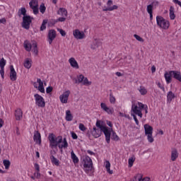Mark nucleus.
Returning a JSON list of instances; mask_svg holds the SVG:
<instances>
[{
    "instance_id": "f257e3e1",
    "label": "nucleus",
    "mask_w": 181,
    "mask_h": 181,
    "mask_svg": "<svg viewBox=\"0 0 181 181\" xmlns=\"http://www.w3.org/2000/svg\"><path fill=\"white\" fill-rule=\"evenodd\" d=\"M48 139L49 141L51 148H59L61 153H63V148H66L69 146V143L66 138H64L62 136L56 137V136L51 133L48 136Z\"/></svg>"
},
{
    "instance_id": "f03ea898",
    "label": "nucleus",
    "mask_w": 181,
    "mask_h": 181,
    "mask_svg": "<svg viewBox=\"0 0 181 181\" xmlns=\"http://www.w3.org/2000/svg\"><path fill=\"white\" fill-rule=\"evenodd\" d=\"M81 159L85 171L88 173L89 170H93V160L88 156H83Z\"/></svg>"
},
{
    "instance_id": "7ed1b4c3",
    "label": "nucleus",
    "mask_w": 181,
    "mask_h": 181,
    "mask_svg": "<svg viewBox=\"0 0 181 181\" xmlns=\"http://www.w3.org/2000/svg\"><path fill=\"white\" fill-rule=\"evenodd\" d=\"M139 105V107H138ZM146 107V105H144L142 103L138 102V105H136L135 103H133L132 105V111L136 115H138L140 117V118H142V111L141 110H144Z\"/></svg>"
},
{
    "instance_id": "20e7f679",
    "label": "nucleus",
    "mask_w": 181,
    "mask_h": 181,
    "mask_svg": "<svg viewBox=\"0 0 181 181\" xmlns=\"http://www.w3.org/2000/svg\"><path fill=\"white\" fill-rule=\"evenodd\" d=\"M144 131H145V135L147 136V139L148 142L152 144L153 142L154 139L152 136V134L153 133V127H152L149 124H144Z\"/></svg>"
},
{
    "instance_id": "39448f33",
    "label": "nucleus",
    "mask_w": 181,
    "mask_h": 181,
    "mask_svg": "<svg viewBox=\"0 0 181 181\" xmlns=\"http://www.w3.org/2000/svg\"><path fill=\"white\" fill-rule=\"evenodd\" d=\"M156 22L158 26H159L162 29H169V22L168 21V20L163 18V17L160 16H157Z\"/></svg>"
},
{
    "instance_id": "423d86ee",
    "label": "nucleus",
    "mask_w": 181,
    "mask_h": 181,
    "mask_svg": "<svg viewBox=\"0 0 181 181\" xmlns=\"http://www.w3.org/2000/svg\"><path fill=\"white\" fill-rule=\"evenodd\" d=\"M35 104L37 107H40L41 108H45L46 107V102H45V99L42 95L36 93L34 95Z\"/></svg>"
},
{
    "instance_id": "0eeeda50",
    "label": "nucleus",
    "mask_w": 181,
    "mask_h": 181,
    "mask_svg": "<svg viewBox=\"0 0 181 181\" xmlns=\"http://www.w3.org/2000/svg\"><path fill=\"white\" fill-rule=\"evenodd\" d=\"M32 19H33V17H30V16H25L23 17L22 26L24 29L28 30L32 23Z\"/></svg>"
},
{
    "instance_id": "6e6552de",
    "label": "nucleus",
    "mask_w": 181,
    "mask_h": 181,
    "mask_svg": "<svg viewBox=\"0 0 181 181\" xmlns=\"http://www.w3.org/2000/svg\"><path fill=\"white\" fill-rule=\"evenodd\" d=\"M70 95V90H66L62 95L59 96V100L62 104H67L69 101V97Z\"/></svg>"
},
{
    "instance_id": "1a4fd4ad",
    "label": "nucleus",
    "mask_w": 181,
    "mask_h": 181,
    "mask_svg": "<svg viewBox=\"0 0 181 181\" xmlns=\"http://www.w3.org/2000/svg\"><path fill=\"white\" fill-rule=\"evenodd\" d=\"M48 42L49 45H52L54 39H56V30H49L48 33Z\"/></svg>"
},
{
    "instance_id": "9d476101",
    "label": "nucleus",
    "mask_w": 181,
    "mask_h": 181,
    "mask_svg": "<svg viewBox=\"0 0 181 181\" xmlns=\"http://www.w3.org/2000/svg\"><path fill=\"white\" fill-rule=\"evenodd\" d=\"M73 35L75 37V39H84L86 37V34H84V32L80 31V30H75L73 33Z\"/></svg>"
},
{
    "instance_id": "9b49d317",
    "label": "nucleus",
    "mask_w": 181,
    "mask_h": 181,
    "mask_svg": "<svg viewBox=\"0 0 181 181\" xmlns=\"http://www.w3.org/2000/svg\"><path fill=\"white\" fill-rule=\"evenodd\" d=\"M102 132L105 134L107 144H110L111 141V132L108 130V128L105 127L102 129Z\"/></svg>"
},
{
    "instance_id": "f8f14e48",
    "label": "nucleus",
    "mask_w": 181,
    "mask_h": 181,
    "mask_svg": "<svg viewBox=\"0 0 181 181\" xmlns=\"http://www.w3.org/2000/svg\"><path fill=\"white\" fill-rule=\"evenodd\" d=\"M33 139L36 144H38V145L42 144V136H40V133L38 131L34 132Z\"/></svg>"
},
{
    "instance_id": "ddd939ff",
    "label": "nucleus",
    "mask_w": 181,
    "mask_h": 181,
    "mask_svg": "<svg viewBox=\"0 0 181 181\" xmlns=\"http://www.w3.org/2000/svg\"><path fill=\"white\" fill-rule=\"evenodd\" d=\"M10 80L11 81H16V71H15L13 65L10 66Z\"/></svg>"
},
{
    "instance_id": "4468645a",
    "label": "nucleus",
    "mask_w": 181,
    "mask_h": 181,
    "mask_svg": "<svg viewBox=\"0 0 181 181\" xmlns=\"http://www.w3.org/2000/svg\"><path fill=\"white\" fill-rule=\"evenodd\" d=\"M100 107L103 110V111H105L107 114L111 115L114 112V109L108 107L107 105L104 103H100Z\"/></svg>"
},
{
    "instance_id": "2eb2a0df",
    "label": "nucleus",
    "mask_w": 181,
    "mask_h": 181,
    "mask_svg": "<svg viewBox=\"0 0 181 181\" xmlns=\"http://www.w3.org/2000/svg\"><path fill=\"white\" fill-rule=\"evenodd\" d=\"M103 132V130L101 129H97V127H93L92 131V135L94 136V138H100L101 136V134Z\"/></svg>"
},
{
    "instance_id": "dca6fc26",
    "label": "nucleus",
    "mask_w": 181,
    "mask_h": 181,
    "mask_svg": "<svg viewBox=\"0 0 181 181\" xmlns=\"http://www.w3.org/2000/svg\"><path fill=\"white\" fill-rule=\"evenodd\" d=\"M69 64H71V67L74 69H79L78 63H77V61H76V59L74 57H71L69 59Z\"/></svg>"
},
{
    "instance_id": "f3484780",
    "label": "nucleus",
    "mask_w": 181,
    "mask_h": 181,
    "mask_svg": "<svg viewBox=\"0 0 181 181\" xmlns=\"http://www.w3.org/2000/svg\"><path fill=\"white\" fill-rule=\"evenodd\" d=\"M23 115V112H22V110L21 109H17L15 112V117L17 121H21L22 119V117Z\"/></svg>"
},
{
    "instance_id": "a211bd4d",
    "label": "nucleus",
    "mask_w": 181,
    "mask_h": 181,
    "mask_svg": "<svg viewBox=\"0 0 181 181\" xmlns=\"http://www.w3.org/2000/svg\"><path fill=\"white\" fill-rule=\"evenodd\" d=\"M177 158H179V153H177V150H176V148H173L171 151V160L175 162Z\"/></svg>"
},
{
    "instance_id": "6ab92c4d",
    "label": "nucleus",
    "mask_w": 181,
    "mask_h": 181,
    "mask_svg": "<svg viewBox=\"0 0 181 181\" xmlns=\"http://www.w3.org/2000/svg\"><path fill=\"white\" fill-rule=\"evenodd\" d=\"M170 74L173 75L174 78L178 80L181 83V74L180 72L176 71H170Z\"/></svg>"
},
{
    "instance_id": "aec40b11",
    "label": "nucleus",
    "mask_w": 181,
    "mask_h": 181,
    "mask_svg": "<svg viewBox=\"0 0 181 181\" xmlns=\"http://www.w3.org/2000/svg\"><path fill=\"white\" fill-rule=\"evenodd\" d=\"M37 83H38V90L40 91V93H45V87L43 86V81H42L41 78L37 79Z\"/></svg>"
},
{
    "instance_id": "412c9836",
    "label": "nucleus",
    "mask_w": 181,
    "mask_h": 181,
    "mask_svg": "<svg viewBox=\"0 0 181 181\" xmlns=\"http://www.w3.org/2000/svg\"><path fill=\"white\" fill-rule=\"evenodd\" d=\"M100 45L101 42H100V40L95 39L93 42V45H91V49L95 50V49H97V47H98Z\"/></svg>"
},
{
    "instance_id": "4be33fe9",
    "label": "nucleus",
    "mask_w": 181,
    "mask_h": 181,
    "mask_svg": "<svg viewBox=\"0 0 181 181\" xmlns=\"http://www.w3.org/2000/svg\"><path fill=\"white\" fill-rule=\"evenodd\" d=\"M49 158L51 159L52 163L55 165V166H59L60 165V161L56 158L54 156L52 155Z\"/></svg>"
},
{
    "instance_id": "5701e85b",
    "label": "nucleus",
    "mask_w": 181,
    "mask_h": 181,
    "mask_svg": "<svg viewBox=\"0 0 181 181\" xmlns=\"http://www.w3.org/2000/svg\"><path fill=\"white\" fill-rule=\"evenodd\" d=\"M175 18H176V15H175V7L171 6L170 8V18L171 21H173Z\"/></svg>"
},
{
    "instance_id": "b1692460",
    "label": "nucleus",
    "mask_w": 181,
    "mask_h": 181,
    "mask_svg": "<svg viewBox=\"0 0 181 181\" xmlns=\"http://www.w3.org/2000/svg\"><path fill=\"white\" fill-rule=\"evenodd\" d=\"M175 98V93L173 92L170 91L167 95V101L168 103H172V100Z\"/></svg>"
},
{
    "instance_id": "393cba45",
    "label": "nucleus",
    "mask_w": 181,
    "mask_h": 181,
    "mask_svg": "<svg viewBox=\"0 0 181 181\" xmlns=\"http://www.w3.org/2000/svg\"><path fill=\"white\" fill-rule=\"evenodd\" d=\"M164 76L168 84H169V83H172V76L173 75L170 74V71L169 73H165Z\"/></svg>"
},
{
    "instance_id": "a878e982",
    "label": "nucleus",
    "mask_w": 181,
    "mask_h": 181,
    "mask_svg": "<svg viewBox=\"0 0 181 181\" xmlns=\"http://www.w3.org/2000/svg\"><path fill=\"white\" fill-rule=\"evenodd\" d=\"M58 14L62 15V16L66 18V16H67V10L64 8H60L58 11Z\"/></svg>"
},
{
    "instance_id": "bb28decb",
    "label": "nucleus",
    "mask_w": 181,
    "mask_h": 181,
    "mask_svg": "<svg viewBox=\"0 0 181 181\" xmlns=\"http://www.w3.org/2000/svg\"><path fill=\"white\" fill-rule=\"evenodd\" d=\"M116 9H118V6L114 5L112 7H104L103 11V12H107L108 11H115Z\"/></svg>"
},
{
    "instance_id": "cd10ccee",
    "label": "nucleus",
    "mask_w": 181,
    "mask_h": 181,
    "mask_svg": "<svg viewBox=\"0 0 181 181\" xmlns=\"http://www.w3.org/2000/svg\"><path fill=\"white\" fill-rule=\"evenodd\" d=\"M65 118L66 121H73V115H71V112L70 110H66Z\"/></svg>"
},
{
    "instance_id": "c85d7f7f",
    "label": "nucleus",
    "mask_w": 181,
    "mask_h": 181,
    "mask_svg": "<svg viewBox=\"0 0 181 181\" xmlns=\"http://www.w3.org/2000/svg\"><path fill=\"white\" fill-rule=\"evenodd\" d=\"M71 158L74 162V163H78V158L77 156H76V153H74V151L71 152Z\"/></svg>"
},
{
    "instance_id": "c756f323",
    "label": "nucleus",
    "mask_w": 181,
    "mask_h": 181,
    "mask_svg": "<svg viewBox=\"0 0 181 181\" xmlns=\"http://www.w3.org/2000/svg\"><path fill=\"white\" fill-rule=\"evenodd\" d=\"M18 15L19 18H21V16H22V15L23 16H27L28 15H26V8L23 7L21 9H19L18 12Z\"/></svg>"
},
{
    "instance_id": "7c9ffc66",
    "label": "nucleus",
    "mask_w": 181,
    "mask_h": 181,
    "mask_svg": "<svg viewBox=\"0 0 181 181\" xmlns=\"http://www.w3.org/2000/svg\"><path fill=\"white\" fill-rule=\"evenodd\" d=\"M32 50L35 53V56H37L39 50L37 49V44L36 42L33 43Z\"/></svg>"
},
{
    "instance_id": "2f4dec72",
    "label": "nucleus",
    "mask_w": 181,
    "mask_h": 181,
    "mask_svg": "<svg viewBox=\"0 0 181 181\" xmlns=\"http://www.w3.org/2000/svg\"><path fill=\"white\" fill-rule=\"evenodd\" d=\"M32 44L27 42L26 41L24 42V47L27 52H30V50H32Z\"/></svg>"
},
{
    "instance_id": "473e14b6",
    "label": "nucleus",
    "mask_w": 181,
    "mask_h": 181,
    "mask_svg": "<svg viewBox=\"0 0 181 181\" xmlns=\"http://www.w3.org/2000/svg\"><path fill=\"white\" fill-rule=\"evenodd\" d=\"M105 168H106L107 172L110 173V175H112L113 171L110 169L111 168V163H110V161H106Z\"/></svg>"
},
{
    "instance_id": "72a5a7b5",
    "label": "nucleus",
    "mask_w": 181,
    "mask_h": 181,
    "mask_svg": "<svg viewBox=\"0 0 181 181\" xmlns=\"http://www.w3.org/2000/svg\"><path fill=\"white\" fill-rule=\"evenodd\" d=\"M101 124H103V121L97 120V122H96L97 128H98L99 129H101V131H103V128H105L106 127L102 125Z\"/></svg>"
},
{
    "instance_id": "f704fd0d",
    "label": "nucleus",
    "mask_w": 181,
    "mask_h": 181,
    "mask_svg": "<svg viewBox=\"0 0 181 181\" xmlns=\"http://www.w3.org/2000/svg\"><path fill=\"white\" fill-rule=\"evenodd\" d=\"M3 164L5 167V169L8 170V169H9V167L11 166V161H9V160H4Z\"/></svg>"
},
{
    "instance_id": "c9c22d12",
    "label": "nucleus",
    "mask_w": 181,
    "mask_h": 181,
    "mask_svg": "<svg viewBox=\"0 0 181 181\" xmlns=\"http://www.w3.org/2000/svg\"><path fill=\"white\" fill-rule=\"evenodd\" d=\"M6 65V60H5V59H4V58H1L0 59V68L4 69Z\"/></svg>"
},
{
    "instance_id": "e433bc0d",
    "label": "nucleus",
    "mask_w": 181,
    "mask_h": 181,
    "mask_svg": "<svg viewBox=\"0 0 181 181\" xmlns=\"http://www.w3.org/2000/svg\"><path fill=\"white\" fill-rule=\"evenodd\" d=\"M24 67H25V69H30V67H32V64H30V61L28 59L24 62Z\"/></svg>"
},
{
    "instance_id": "4c0bfd02",
    "label": "nucleus",
    "mask_w": 181,
    "mask_h": 181,
    "mask_svg": "<svg viewBox=\"0 0 181 181\" xmlns=\"http://www.w3.org/2000/svg\"><path fill=\"white\" fill-rule=\"evenodd\" d=\"M47 24V20H43L42 23L40 26V30L43 31L46 29V25Z\"/></svg>"
},
{
    "instance_id": "58836bf2",
    "label": "nucleus",
    "mask_w": 181,
    "mask_h": 181,
    "mask_svg": "<svg viewBox=\"0 0 181 181\" xmlns=\"http://www.w3.org/2000/svg\"><path fill=\"white\" fill-rule=\"evenodd\" d=\"M111 139L117 141L119 139V137L118 136V135H117V133H115V132H112Z\"/></svg>"
},
{
    "instance_id": "ea45409f",
    "label": "nucleus",
    "mask_w": 181,
    "mask_h": 181,
    "mask_svg": "<svg viewBox=\"0 0 181 181\" xmlns=\"http://www.w3.org/2000/svg\"><path fill=\"white\" fill-rule=\"evenodd\" d=\"M139 93L141 94V95H145L148 91H146V89L144 88L143 86H141L139 88Z\"/></svg>"
},
{
    "instance_id": "a19ab883",
    "label": "nucleus",
    "mask_w": 181,
    "mask_h": 181,
    "mask_svg": "<svg viewBox=\"0 0 181 181\" xmlns=\"http://www.w3.org/2000/svg\"><path fill=\"white\" fill-rule=\"evenodd\" d=\"M31 9H33L34 15H37V13H39V8L37 7V4L32 7Z\"/></svg>"
},
{
    "instance_id": "79ce46f5",
    "label": "nucleus",
    "mask_w": 181,
    "mask_h": 181,
    "mask_svg": "<svg viewBox=\"0 0 181 181\" xmlns=\"http://www.w3.org/2000/svg\"><path fill=\"white\" fill-rule=\"evenodd\" d=\"M40 12H41V13H45V12H46V6L43 3L40 6Z\"/></svg>"
},
{
    "instance_id": "37998d69",
    "label": "nucleus",
    "mask_w": 181,
    "mask_h": 181,
    "mask_svg": "<svg viewBox=\"0 0 181 181\" xmlns=\"http://www.w3.org/2000/svg\"><path fill=\"white\" fill-rule=\"evenodd\" d=\"M82 84L83 86H91V82L88 81V78L84 77Z\"/></svg>"
},
{
    "instance_id": "c03bdc74",
    "label": "nucleus",
    "mask_w": 181,
    "mask_h": 181,
    "mask_svg": "<svg viewBox=\"0 0 181 181\" xmlns=\"http://www.w3.org/2000/svg\"><path fill=\"white\" fill-rule=\"evenodd\" d=\"M115 97H114V95L112 93H110V104H114L115 103Z\"/></svg>"
},
{
    "instance_id": "a18cd8bd",
    "label": "nucleus",
    "mask_w": 181,
    "mask_h": 181,
    "mask_svg": "<svg viewBox=\"0 0 181 181\" xmlns=\"http://www.w3.org/2000/svg\"><path fill=\"white\" fill-rule=\"evenodd\" d=\"M77 78H78V84H80V83H83V81L84 80V75L81 74L77 76Z\"/></svg>"
},
{
    "instance_id": "49530a36",
    "label": "nucleus",
    "mask_w": 181,
    "mask_h": 181,
    "mask_svg": "<svg viewBox=\"0 0 181 181\" xmlns=\"http://www.w3.org/2000/svg\"><path fill=\"white\" fill-rule=\"evenodd\" d=\"M148 13H153V7L151 4L147 6Z\"/></svg>"
},
{
    "instance_id": "de8ad7c7",
    "label": "nucleus",
    "mask_w": 181,
    "mask_h": 181,
    "mask_svg": "<svg viewBox=\"0 0 181 181\" xmlns=\"http://www.w3.org/2000/svg\"><path fill=\"white\" fill-rule=\"evenodd\" d=\"M135 162V158H129V168H132V166L134 165V163Z\"/></svg>"
},
{
    "instance_id": "09e8293b",
    "label": "nucleus",
    "mask_w": 181,
    "mask_h": 181,
    "mask_svg": "<svg viewBox=\"0 0 181 181\" xmlns=\"http://www.w3.org/2000/svg\"><path fill=\"white\" fill-rule=\"evenodd\" d=\"M142 175L141 174H138L134 176L133 181H141Z\"/></svg>"
},
{
    "instance_id": "8fccbe9b",
    "label": "nucleus",
    "mask_w": 181,
    "mask_h": 181,
    "mask_svg": "<svg viewBox=\"0 0 181 181\" xmlns=\"http://www.w3.org/2000/svg\"><path fill=\"white\" fill-rule=\"evenodd\" d=\"M57 31L59 32L60 35L63 37L66 36V31L62 28H57Z\"/></svg>"
},
{
    "instance_id": "3c124183",
    "label": "nucleus",
    "mask_w": 181,
    "mask_h": 181,
    "mask_svg": "<svg viewBox=\"0 0 181 181\" xmlns=\"http://www.w3.org/2000/svg\"><path fill=\"white\" fill-rule=\"evenodd\" d=\"M134 37H135V39H136V40H138L139 42H144V39L142 37H141V36L134 34Z\"/></svg>"
},
{
    "instance_id": "603ef678",
    "label": "nucleus",
    "mask_w": 181,
    "mask_h": 181,
    "mask_svg": "<svg viewBox=\"0 0 181 181\" xmlns=\"http://www.w3.org/2000/svg\"><path fill=\"white\" fill-rule=\"evenodd\" d=\"M52 91H53V87H52V86H48V87L46 88V93H47V94H50V93H52Z\"/></svg>"
},
{
    "instance_id": "864d4df0",
    "label": "nucleus",
    "mask_w": 181,
    "mask_h": 181,
    "mask_svg": "<svg viewBox=\"0 0 181 181\" xmlns=\"http://www.w3.org/2000/svg\"><path fill=\"white\" fill-rule=\"evenodd\" d=\"M79 129H80L81 131L84 132V131H86V129H87V128H86V126H84V124L80 123V124H79Z\"/></svg>"
},
{
    "instance_id": "5fc2aeb1",
    "label": "nucleus",
    "mask_w": 181,
    "mask_h": 181,
    "mask_svg": "<svg viewBox=\"0 0 181 181\" xmlns=\"http://www.w3.org/2000/svg\"><path fill=\"white\" fill-rule=\"evenodd\" d=\"M157 86L159 88H160V90H163V93H165V87L163 86V85H162V83H160V82H158L157 83Z\"/></svg>"
},
{
    "instance_id": "6e6d98bb",
    "label": "nucleus",
    "mask_w": 181,
    "mask_h": 181,
    "mask_svg": "<svg viewBox=\"0 0 181 181\" xmlns=\"http://www.w3.org/2000/svg\"><path fill=\"white\" fill-rule=\"evenodd\" d=\"M132 117H133L136 125H139V121L136 118V115H135V114H132Z\"/></svg>"
},
{
    "instance_id": "4d7b16f0",
    "label": "nucleus",
    "mask_w": 181,
    "mask_h": 181,
    "mask_svg": "<svg viewBox=\"0 0 181 181\" xmlns=\"http://www.w3.org/2000/svg\"><path fill=\"white\" fill-rule=\"evenodd\" d=\"M0 74L2 77V78H4V76H5V71H4V68L1 69L0 70Z\"/></svg>"
},
{
    "instance_id": "13d9d810",
    "label": "nucleus",
    "mask_w": 181,
    "mask_h": 181,
    "mask_svg": "<svg viewBox=\"0 0 181 181\" xmlns=\"http://www.w3.org/2000/svg\"><path fill=\"white\" fill-rule=\"evenodd\" d=\"M71 134L74 139H77V138H78V136H77V134L76 133H74V132H71Z\"/></svg>"
},
{
    "instance_id": "bf43d9fd",
    "label": "nucleus",
    "mask_w": 181,
    "mask_h": 181,
    "mask_svg": "<svg viewBox=\"0 0 181 181\" xmlns=\"http://www.w3.org/2000/svg\"><path fill=\"white\" fill-rule=\"evenodd\" d=\"M112 4V0H108L107 2V8H112V6H111Z\"/></svg>"
},
{
    "instance_id": "052dcab7",
    "label": "nucleus",
    "mask_w": 181,
    "mask_h": 181,
    "mask_svg": "<svg viewBox=\"0 0 181 181\" xmlns=\"http://www.w3.org/2000/svg\"><path fill=\"white\" fill-rule=\"evenodd\" d=\"M35 169L37 170V172H40V167L39 166V164L35 163Z\"/></svg>"
},
{
    "instance_id": "680f3d73",
    "label": "nucleus",
    "mask_w": 181,
    "mask_h": 181,
    "mask_svg": "<svg viewBox=\"0 0 181 181\" xmlns=\"http://www.w3.org/2000/svg\"><path fill=\"white\" fill-rule=\"evenodd\" d=\"M40 171H37V173H34V175L37 179H40Z\"/></svg>"
},
{
    "instance_id": "e2e57ef3",
    "label": "nucleus",
    "mask_w": 181,
    "mask_h": 181,
    "mask_svg": "<svg viewBox=\"0 0 181 181\" xmlns=\"http://www.w3.org/2000/svg\"><path fill=\"white\" fill-rule=\"evenodd\" d=\"M58 22H64V21H66V18L65 17H60L57 19Z\"/></svg>"
},
{
    "instance_id": "0e129e2a",
    "label": "nucleus",
    "mask_w": 181,
    "mask_h": 181,
    "mask_svg": "<svg viewBox=\"0 0 181 181\" xmlns=\"http://www.w3.org/2000/svg\"><path fill=\"white\" fill-rule=\"evenodd\" d=\"M159 4V3L158 1H153L151 5L153 6H158V5Z\"/></svg>"
},
{
    "instance_id": "69168bd1",
    "label": "nucleus",
    "mask_w": 181,
    "mask_h": 181,
    "mask_svg": "<svg viewBox=\"0 0 181 181\" xmlns=\"http://www.w3.org/2000/svg\"><path fill=\"white\" fill-rule=\"evenodd\" d=\"M0 23L5 25V23H6V19H5V18L0 19Z\"/></svg>"
},
{
    "instance_id": "338daca9",
    "label": "nucleus",
    "mask_w": 181,
    "mask_h": 181,
    "mask_svg": "<svg viewBox=\"0 0 181 181\" xmlns=\"http://www.w3.org/2000/svg\"><path fill=\"white\" fill-rule=\"evenodd\" d=\"M156 71V67L155 66H151V72L155 73Z\"/></svg>"
},
{
    "instance_id": "774afa93",
    "label": "nucleus",
    "mask_w": 181,
    "mask_h": 181,
    "mask_svg": "<svg viewBox=\"0 0 181 181\" xmlns=\"http://www.w3.org/2000/svg\"><path fill=\"white\" fill-rule=\"evenodd\" d=\"M150 178L149 177H145L144 179L141 178V181H149Z\"/></svg>"
}]
</instances>
